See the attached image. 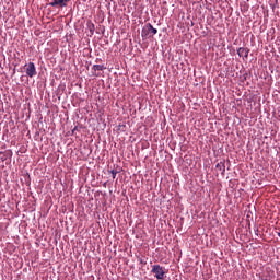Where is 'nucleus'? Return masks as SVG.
<instances>
[{"mask_svg":"<svg viewBox=\"0 0 280 280\" xmlns=\"http://www.w3.org/2000/svg\"><path fill=\"white\" fill-rule=\"evenodd\" d=\"M155 34H159V31L152 26V24L148 23L143 26L141 36L142 38H152V36H155Z\"/></svg>","mask_w":280,"mask_h":280,"instance_id":"1","label":"nucleus"},{"mask_svg":"<svg viewBox=\"0 0 280 280\" xmlns=\"http://www.w3.org/2000/svg\"><path fill=\"white\" fill-rule=\"evenodd\" d=\"M151 272L153 275H155V278L158 280H163L165 279V269H163V267H161V265H153Z\"/></svg>","mask_w":280,"mask_h":280,"instance_id":"2","label":"nucleus"},{"mask_svg":"<svg viewBox=\"0 0 280 280\" xmlns=\"http://www.w3.org/2000/svg\"><path fill=\"white\" fill-rule=\"evenodd\" d=\"M26 68V75L28 78H34L36 75V66L34 65V62H28L27 65H25Z\"/></svg>","mask_w":280,"mask_h":280,"instance_id":"3","label":"nucleus"},{"mask_svg":"<svg viewBox=\"0 0 280 280\" xmlns=\"http://www.w3.org/2000/svg\"><path fill=\"white\" fill-rule=\"evenodd\" d=\"M69 0H52V2H49V5L51 8H67V2Z\"/></svg>","mask_w":280,"mask_h":280,"instance_id":"4","label":"nucleus"},{"mask_svg":"<svg viewBox=\"0 0 280 280\" xmlns=\"http://www.w3.org/2000/svg\"><path fill=\"white\" fill-rule=\"evenodd\" d=\"M215 174L217 176H224V172H226V168L224 166V163H218L215 165Z\"/></svg>","mask_w":280,"mask_h":280,"instance_id":"5","label":"nucleus"},{"mask_svg":"<svg viewBox=\"0 0 280 280\" xmlns=\"http://www.w3.org/2000/svg\"><path fill=\"white\" fill-rule=\"evenodd\" d=\"M249 51L250 50L248 48L240 47L237 49V55L240 56V58H248Z\"/></svg>","mask_w":280,"mask_h":280,"instance_id":"6","label":"nucleus"},{"mask_svg":"<svg viewBox=\"0 0 280 280\" xmlns=\"http://www.w3.org/2000/svg\"><path fill=\"white\" fill-rule=\"evenodd\" d=\"M110 172H112L113 176H117V174H119L121 176L124 174V173H121V172H124V170L119 166H116V168H113Z\"/></svg>","mask_w":280,"mask_h":280,"instance_id":"7","label":"nucleus"},{"mask_svg":"<svg viewBox=\"0 0 280 280\" xmlns=\"http://www.w3.org/2000/svg\"><path fill=\"white\" fill-rule=\"evenodd\" d=\"M104 69H106V67H104L102 65H94L93 66L94 71H104Z\"/></svg>","mask_w":280,"mask_h":280,"instance_id":"8","label":"nucleus"},{"mask_svg":"<svg viewBox=\"0 0 280 280\" xmlns=\"http://www.w3.org/2000/svg\"><path fill=\"white\" fill-rule=\"evenodd\" d=\"M88 27H89L91 34H94V32H95V24H93V22H88Z\"/></svg>","mask_w":280,"mask_h":280,"instance_id":"9","label":"nucleus"},{"mask_svg":"<svg viewBox=\"0 0 280 280\" xmlns=\"http://www.w3.org/2000/svg\"><path fill=\"white\" fill-rule=\"evenodd\" d=\"M0 161H8V153L0 152Z\"/></svg>","mask_w":280,"mask_h":280,"instance_id":"10","label":"nucleus"},{"mask_svg":"<svg viewBox=\"0 0 280 280\" xmlns=\"http://www.w3.org/2000/svg\"><path fill=\"white\" fill-rule=\"evenodd\" d=\"M278 237H280V231L277 233Z\"/></svg>","mask_w":280,"mask_h":280,"instance_id":"11","label":"nucleus"}]
</instances>
